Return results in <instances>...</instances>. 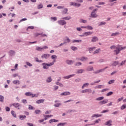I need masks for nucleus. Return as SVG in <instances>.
I'll return each instance as SVG.
<instances>
[{
	"label": "nucleus",
	"mask_w": 126,
	"mask_h": 126,
	"mask_svg": "<svg viewBox=\"0 0 126 126\" xmlns=\"http://www.w3.org/2000/svg\"><path fill=\"white\" fill-rule=\"evenodd\" d=\"M110 49H115L114 50V53L115 55H118V54H120V52L121 51H122V50H125L126 49V47L124 46L123 47L122 45H118L117 46H116L115 45H112L110 47Z\"/></svg>",
	"instance_id": "nucleus-1"
},
{
	"label": "nucleus",
	"mask_w": 126,
	"mask_h": 126,
	"mask_svg": "<svg viewBox=\"0 0 126 126\" xmlns=\"http://www.w3.org/2000/svg\"><path fill=\"white\" fill-rule=\"evenodd\" d=\"M56 63V60L53 61V62L48 64L47 63H43L42 65L43 66L44 69H48L49 66H52V65H54V64Z\"/></svg>",
	"instance_id": "nucleus-2"
},
{
	"label": "nucleus",
	"mask_w": 126,
	"mask_h": 126,
	"mask_svg": "<svg viewBox=\"0 0 126 126\" xmlns=\"http://www.w3.org/2000/svg\"><path fill=\"white\" fill-rule=\"evenodd\" d=\"M12 105V106H13V107H14V108L17 109V110H20L21 108V105L18 103H13Z\"/></svg>",
	"instance_id": "nucleus-3"
},
{
	"label": "nucleus",
	"mask_w": 126,
	"mask_h": 126,
	"mask_svg": "<svg viewBox=\"0 0 126 126\" xmlns=\"http://www.w3.org/2000/svg\"><path fill=\"white\" fill-rule=\"evenodd\" d=\"M25 95L26 96H32V98H34V97H38V94L36 95L35 94H32V93H31V92L26 93Z\"/></svg>",
	"instance_id": "nucleus-4"
},
{
	"label": "nucleus",
	"mask_w": 126,
	"mask_h": 126,
	"mask_svg": "<svg viewBox=\"0 0 126 126\" xmlns=\"http://www.w3.org/2000/svg\"><path fill=\"white\" fill-rule=\"evenodd\" d=\"M81 93H92V90L87 89L81 91Z\"/></svg>",
	"instance_id": "nucleus-5"
},
{
	"label": "nucleus",
	"mask_w": 126,
	"mask_h": 126,
	"mask_svg": "<svg viewBox=\"0 0 126 126\" xmlns=\"http://www.w3.org/2000/svg\"><path fill=\"white\" fill-rule=\"evenodd\" d=\"M69 4L70 6L73 5V6H78V7H79V6H80V5H81V4H80V3H77L73 2H70Z\"/></svg>",
	"instance_id": "nucleus-6"
},
{
	"label": "nucleus",
	"mask_w": 126,
	"mask_h": 126,
	"mask_svg": "<svg viewBox=\"0 0 126 126\" xmlns=\"http://www.w3.org/2000/svg\"><path fill=\"white\" fill-rule=\"evenodd\" d=\"M106 68H108V67H106L105 68L101 69L96 71H94V73H95V74H96L97 73H100V72H103V71H104L105 69H106Z\"/></svg>",
	"instance_id": "nucleus-7"
},
{
	"label": "nucleus",
	"mask_w": 126,
	"mask_h": 126,
	"mask_svg": "<svg viewBox=\"0 0 126 126\" xmlns=\"http://www.w3.org/2000/svg\"><path fill=\"white\" fill-rule=\"evenodd\" d=\"M58 23L60 24V25H64L66 24V22L64 20H59L58 21Z\"/></svg>",
	"instance_id": "nucleus-8"
},
{
	"label": "nucleus",
	"mask_w": 126,
	"mask_h": 126,
	"mask_svg": "<svg viewBox=\"0 0 126 126\" xmlns=\"http://www.w3.org/2000/svg\"><path fill=\"white\" fill-rule=\"evenodd\" d=\"M108 99H104L103 100L99 101V105H104L105 104H107V103H108Z\"/></svg>",
	"instance_id": "nucleus-9"
},
{
	"label": "nucleus",
	"mask_w": 126,
	"mask_h": 126,
	"mask_svg": "<svg viewBox=\"0 0 126 126\" xmlns=\"http://www.w3.org/2000/svg\"><path fill=\"white\" fill-rule=\"evenodd\" d=\"M91 17L94 18H96V17H97L98 15H97L96 13H95V11H93L91 14Z\"/></svg>",
	"instance_id": "nucleus-10"
},
{
	"label": "nucleus",
	"mask_w": 126,
	"mask_h": 126,
	"mask_svg": "<svg viewBox=\"0 0 126 126\" xmlns=\"http://www.w3.org/2000/svg\"><path fill=\"white\" fill-rule=\"evenodd\" d=\"M61 96H67V95H70V92H65L61 94Z\"/></svg>",
	"instance_id": "nucleus-11"
},
{
	"label": "nucleus",
	"mask_w": 126,
	"mask_h": 126,
	"mask_svg": "<svg viewBox=\"0 0 126 126\" xmlns=\"http://www.w3.org/2000/svg\"><path fill=\"white\" fill-rule=\"evenodd\" d=\"M49 57H50V54H43L41 56L42 59H48V58Z\"/></svg>",
	"instance_id": "nucleus-12"
},
{
	"label": "nucleus",
	"mask_w": 126,
	"mask_h": 126,
	"mask_svg": "<svg viewBox=\"0 0 126 126\" xmlns=\"http://www.w3.org/2000/svg\"><path fill=\"white\" fill-rule=\"evenodd\" d=\"M77 60H78L79 61H81V62H85V61H87L88 58L83 57L81 58L77 59Z\"/></svg>",
	"instance_id": "nucleus-13"
},
{
	"label": "nucleus",
	"mask_w": 126,
	"mask_h": 126,
	"mask_svg": "<svg viewBox=\"0 0 126 126\" xmlns=\"http://www.w3.org/2000/svg\"><path fill=\"white\" fill-rule=\"evenodd\" d=\"M98 37L97 36H94L92 37V39L91 40V42H93L94 43V42H96V41H98Z\"/></svg>",
	"instance_id": "nucleus-14"
},
{
	"label": "nucleus",
	"mask_w": 126,
	"mask_h": 126,
	"mask_svg": "<svg viewBox=\"0 0 126 126\" xmlns=\"http://www.w3.org/2000/svg\"><path fill=\"white\" fill-rule=\"evenodd\" d=\"M105 126H112V121L109 120L105 123Z\"/></svg>",
	"instance_id": "nucleus-15"
},
{
	"label": "nucleus",
	"mask_w": 126,
	"mask_h": 126,
	"mask_svg": "<svg viewBox=\"0 0 126 126\" xmlns=\"http://www.w3.org/2000/svg\"><path fill=\"white\" fill-rule=\"evenodd\" d=\"M102 114H94L93 115V116H92V118H99V117H102Z\"/></svg>",
	"instance_id": "nucleus-16"
},
{
	"label": "nucleus",
	"mask_w": 126,
	"mask_h": 126,
	"mask_svg": "<svg viewBox=\"0 0 126 126\" xmlns=\"http://www.w3.org/2000/svg\"><path fill=\"white\" fill-rule=\"evenodd\" d=\"M58 122H59V120L56 119H51L49 120L50 124H52V123H58Z\"/></svg>",
	"instance_id": "nucleus-17"
},
{
	"label": "nucleus",
	"mask_w": 126,
	"mask_h": 126,
	"mask_svg": "<svg viewBox=\"0 0 126 126\" xmlns=\"http://www.w3.org/2000/svg\"><path fill=\"white\" fill-rule=\"evenodd\" d=\"M74 75H75L74 74L69 75L68 76L63 77V78H64L65 79H68L70 78V77H72L73 76H74Z\"/></svg>",
	"instance_id": "nucleus-18"
},
{
	"label": "nucleus",
	"mask_w": 126,
	"mask_h": 126,
	"mask_svg": "<svg viewBox=\"0 0 126 126\" xmlns=\"http://www.w3.org/2000/svg\"><path fill=\"white\" fill-rule=\"evenodd\" d=\"M93 32H85L84 33V35H85V36H89L90 35H91L93 34Z\"/></svg>",
	"instance_id": "nucleus-19"
},
{
	"label": "nucleus",
	"mask_w": 126,
	"mask_h": 126,
	"mask_svg": "<svg viewBox=\"0 0 126 126\" xmlns=\"http://www.w3.org/2000/svg\"><path fill=\"white\" fill-rule=\"evenodd\" d=\"M45 102V99H39L36 101L37 104H41V103H44Z\"/></svg>",
	"instance_id": "nucleus-20"
},
{
	"label": "nucleus",
	"mask_w": 126,
	"mask_h": 126,
	"mask_svg": "<svg viewBox=\"0 0 126 126\" xmlns=\"http://www.w3.org/2000/svg\"><path fill=\"white\" fill-rule=\"evenodd\" d=\"M13 84H15V85H17V84L19 85V84H20V81L16 80H14L13 81Z\"/></svg>",
	"instance_id": "nucleus-21"
},
{
	"label": "nucleus",
	"mask_w": 126,
	"mask_h": 126,
	"mask_svg": "<svg viewBox=\"0 0 126 126\" xmlns=\"http://www.w3.org/2000/svg\"><path fill=\"white\" fill-rule=\"evenodd\" d=\"M66 63L67 64H72L74 62L71 61V60H67L66 61Z\"/></svg>",
	"instance_id": "nucleus-22"
},
{
	"label": "nucleus",
	"mask_w": 126,
	"mask_h": 126,
	"mask_svg": "<svg viewBox=\"0 0 126 126\" xmlns=\"http://www.w3.org/2000/svg\"><path fill=\"white\" fill-rule=\"evenodd\" d=\"M19 119L21 121H23L24 119H26V116H25V115H20L19 116Z\"/></svg>",
	"instance_id": "nucleus-23"
},
{
	"label": "nucleus",
	"mask_w": 126,
	"mask_h": 126,
	"mask_svg": "<svg viewBox=\"0 0 126 126\" xmlns=\"http://www.w3.org/2000/svg\"><path fill=\"white\" fill-rule=\"evenodd\" d=\"M88 71H92V70H94L93 66H90L87 68Z\"/></svg>",
	"instance_id": "nucleus-24"
},
{
	"label": "nucleus",
	"mask_w": 126,
	"mask_h": 126,
	"mask_svg": "<svg viewBox=\"0 0 126 126\" xmlns=\"http://www.w3.org/2000/svg\"><path fill=\"white\" fill-rule=\"evenodd\" d=\"M118 64H119V62L115 61L112 64V65H113V66H117V65H118Z\"/></svg>",
	"instance_id": "nucleus-25"
},
{
	"label": "nucleus",
	"mask_w": 126,
	"mask_h": 126,
	"mask_svg": "<svg viewBox=\"0 0 126 126\" xmlns=\"http://www.w3.org/2000/svg\"><path fill=\"white\" fill-rule=\"evenodd\" d=\"M104 100V96H101L96 98V101H102Z\"/></svg>",
	"instance_id": "nucleus-26"
},
{
	"label": "nucleus",
	"mask_w": 126,
	"mask_h": 126,
	"mask_svg": "<svg viewBox=\"0 0 126 126\" xmlns=\"http://www.w3.org/2000/svg\"><path fill=\"white\" fill-rule=\"evenodd\" d=\"M73 43H81L82 40H74L72 41Z\"/></svg>",
	"instance_id": "nucleus-27"
},
{
	"label": "nucleus",
	"mask_w": 126,
	"mask_h": 126,
	"mask_svg": "<svg viewBox=\"0 0 126 126\" xmlns=\"http://www.w3.org/2000/svg\"><path fill=\"white\" fill-rule=\"evenodd\" d=\"M102 86H103V85H102L96 86V87H95V89H102Z\"/></svg>",
	"instance_id": "nucleus-28"
},
{
	"label": "nucleus",
	"mask_w": 126,
	"mask_h": 126,
	"mask_svg": "<svg viewBox=\"0 0 126 126\" xmlns=\"http://www.w3.org/2000/svg\"><path fill=\"white\" fill-rule=\"evenodd\" d=\"M36 51H39L41 52V51H42V50H43V48H42V47L37 46L36 47Z\"/></svg>",
	"instance_id": "nucleus-29"
},
{
	"label": "nucleus",
	"mask_w": 126,
	"mask_h": 126,
	"mask_svg": "<svg viewBox=\"0 0 126 126\" xmlns=\"http://www.w3.org/2000/svg\"><path fill=\"white\" fill-rule=\"evenodd\" d=\"M71 17H65L63 18H62V19H63L64 20H69V19H71Z\"/></svg>",
	"instance_id": "nucleus-30"
},
{
	"label": "nucleus",
	"mask_w": 126,
	"mask_h": 126,
	"mask_svg": "<svg viewBox=\"0 0 126 126\" xmlns=\"http://www.w3.org/2000/svg\"><path fill=\"white\" fill-rule=\"evenodd\" d=\"M51 59L52 60H54V61H56V60L57 59V55H52L51 56Z\"/></svg>",
	"instance_id": "nucleus-31"
},
{
	"label": "nucleus",
	"mask_w": 126,
	"mask_h": 126,
	"mask_svg": "<svg viewBox=\"0 0 126 126\" xmlns=\"http://www.w3.org/2000/svg\"><path fill=\"white\" fill-rule=\"evenodd\" d=\"M52 78L51 77H48L46 81L47 82L50 83V82H52Z\"/></svg>",
	"instance_id": "nucleus-32"
},
{
	"label": "nucleus",
	"mask_w": 126,
	"mask_h": 126,
	"mask_svg": "<svg viewBox=\"0 0 126 126\" xmlns=\"http://www.w3.org/2000/svg\"><path fill=\"white\" fill-rule=\"evenodd\" d=\"M11 114H12V116H14V118H16V114H15L14 111H12Z\"/></svg>",
	"instance_id": "nucleus-33"
},
{
	"label": "nucleus",
	"mask_w": 126,
	"mask_h": 126,
	"mask_svg": "<svg viewBox=\"0 0 126 126\" xmlns=\"http://www.w3.org/2000/svg\"><path fill=\"white\" fill-rule=\"evenodd\" d=\"M100 51H101V49L100 48L96 49L94 51V54H99V53L100 52Z\"/></svg>",
	"instance_id": "nucleus-34"
},
{
	"label": "nucleus",
	"mask_w": 126,
	"mask_h": 126,
	"mask_svg": "<svg viewBox=\"0 0 126 126\" xmlns=\"http://www.w3.org/2000/svg\"><path fill=\"white\" fill-rule=\"evenodd\" d=\"M3 100H4V97L2 95H0V102H3Z\"/></svg>",
	"instance_id": "nucleus-35"
},
{
	"label": "nucleus",
	"mask_w": 126,
	"mask_h": 126,
	"mask_svg": "<svg viewBox=\"0 0 126 126\" xmlns=\"http://www.w3.org/2000/svg\"><path fill=\"white\" fill-rule=\"evenodd\" d=\"M87 29H88V30H93V28L91 26H87Z\"/></svg>",
	"instance_id": "nucleus-36"
},
{
	"label": "nucleus",
	"mask_w": 126,
	"mask_h": 126,
	"mask_svg": "<svg viewBox=\"0 0 126 126\" xmlns=\"http://www.w3.org/2000/svg\"><path fill=\"white\" fill-rule=\"evenodd\" d=\"M40 35H42V33H39L38 32L34 33V37H38V36H40Z\"/></svg>",
	"instance_id": "nucleus-37"
},
{
	"label": "nucleus",
	"mask_w": 126,
	"mask_h": 126,
	"mask_svg": "<svg viewBox=\"0 0 126 126\" xmlns=\"http://www.w3.org/2000/svg\"><path fill=\"white\" fill-rule=\"evenodd\" d=\"M120 33L119 32H117L113 33L112 34H111V36H117Z\"/></svg>",
	"instance_id": "nucleus-38"
},
{
	"label": "nucleus",
	"mask_w": 126,
	"mask_h": 126,
	"mask_svg": "<svg viewBox=\"0 0 126 126\" xmlns=\"http://www.w3.org/2000/svg\"><path fill=\"white\" fill-rule=\"evenodd\" d=\"M37 8H38V9H40V8H43V4H39L37 6Z\"/></svg>",
	"instance_id": "nucleus-39"
},
{
	"label": "nucleus",
	"mask_w": 126,
	"mask_h": 126,
	"mask_svg": "<svg viewBox=\"0 0 126 126\" xmlns=\"http://www.w3.org/2000/svg\"><path fill=\"white\" fill-rule=\"evenodd\" d=\"M126 108V104H124L121 107V110H125Z\"/></svg>",
	"instance_id": "nucleus-40"
},
{
	"label": "nucleus",
	"mask_w": 126,
	"mask_h": 126,
	"mask_svg": "<svg viewBox=\"0 0 126 126\" xmlns=\"http://www.w3.org/2000/svg\"><path fill=\"white\" fill-rule=\"evenodd\" d=\"M65 125H66V123H59L57 125L58 126H64Z\"/></svg>",
	"instance_id": "nucleus-41"
},
{
	"label": "nucleus",
	"mask_w": 126,
	"mask_h": 126,
	"mask_svg": "<svg viewBox=\"0 0 126 126\" xmlns=\"http://www.w3.org/2000/svg\"><path fill=\"white\" fill-rule=\"evenodd\" d=\"M57 85H59L61 87H63V85L60 82L56 83Z\"/></svg>",
	"instance_id": "nucleus-42"
},
{
	"label": "nucleus",
	"mask_w": 126,
	"mask_h": 126,
	"mask_svg": "<svg viewBox=\"0 0 126 126\" xmlns=\"http://www.w3.org/2000/svg\"><path fill=\"white\" fill-rule=\"evenodd\" d=\"M84 70H83V69H79V70H78L76 73H82V72H83V71Z\"/></svg>",
	"instance_id": "nucleus-43"
},
{
	"label": "nucleus",
	"mask_w": 126,
	"mask_h": 126,
	"mask_svg": "<svg viewBox=\"0 0 126 126\" xmlns=\"http://www.w3.org/2000/svg\"><path fill=\"white\" fill-rule=\"evenodd\" d=\"M113 92H110L106 94V96H111V95H113Z\"/></svg>",
	"instance_id": "nucleus-44"
},
{
	"label": "nucleus",
	"mask_w": 126,
	"mask_h": 126,
	"mask_svg": "<svg viewBox=\"0 0 126 126\" xmlns=\"http://www.w3.org/2000/svg\"><path fill=\"white\" fill-rule=\"evenodd\" d=\"M35 61L36 62H37V63H43V61L42 60H39V59H38L37 58H35Z\"/></svg>",
	"instance_id": "nucleus-45"
},
{
	"label": "nucleus",
	"mask_w": 126,
	"mask_h": 126,
	"mask_svg": "<svg viewBox=\"0 0 126 126\" xmlns=\"http://www.w3.org/2000/svg\"><path fill=\"white\" fill-rule=\"evenodd\" d=\"M81 64H82V63L80 62H78V63H76V64H75V65L76 66H79V65H81Z\"/></svg>",
	"instance_id": "nucleus-46"
},
{
	"label": "nucleus",
	"mask_w": 126,
	"mask_h": 126,
	"mask_svg": "<svg viewBox=\"0 0 126 126\" xmlns=\"http://www.w3.org/2000/svg\"><path fill=\"white\" fill-rule=\"evenodd\" d=\"M115 82V80H111L108 82V84H112V83H114Z\"/></svg>",
	"instance_id": "nucleus-47"
},
{
	"label": "nucleus",
	"mask_w": 126,
	"mask_h": 126,
	"mask_svg": "<svg viewBox=\"0 0 126 126\" xmlns=\"http://www.w3.org/2000/svg\"><path fill=\"white\" fill-rule=\"evenodd\" d=\"M35 113L36 114H37L38 115L39 114H41V110H36L35 111Z\"/></svg>",
	"instance_id": "nucleus-48"
},
{
	"label": "nucleus",
	"mask_w": 126,
	"mask_h": 126,
	"mask_svg": "<svg viewBox=\"0 0 126 126\" xmlns=\"http://www.w3.org/2000/svg\"><path fill=\"white\" fill-rule=\"evenodd\" d=\"M67 8H64L63 11V13H64V14H66V13H67Z\"/></svg>",
	"instance_id": "nucleus-49"
},
{
	"label": "nucleus",
	"mask_w": 126,
	"mask_h": 126,
	"mask_svg": "<svg viewBox=\"0 0 126 126\" xmlns=\"http://www.w3.org/2000/svg\"><path fill=\"white\" fill-rule=\"evenodd\" d=\"M86 85H87V86L89 85V83H87L84 84L82 86V89H84V87H85L86 86Z\"/></svg>",
	"instance_id": "nucleus-50"
},
{
	"label": "nucleus",
	"mask_w": 126,
	"mask_h": 126,
	"mask_svg": "<svg viewBox=\"0 0 126 126\" xmlns=\"http://www.w3.org/2000/svg\"><path fill=\"white\" fill-rule=\"evenodd\" d=\"M71 49L73 50V51H76V50H77V47H75L74 46H72L71 47Z\"/></svg>",
	"instance_id": "nucleus-51"
},
{
	"label": "nucleus",
	"mask_w": 126,
	"mask_h": 126,
	"mask_svg": "<svg viewBox=\"0 0 126 126\" xmlns=\"http://www.w3.org/2000/svg\"><path fill=\"white\" fill-rule=\"evenodd\" d=\"M34 107L32 105H29V110H33Z\"/></svg>",
	"instance_id": "nucleus-52"
},
{
	"label": "nucleus",
	"mask_w": 126,
	"mask_h": 126,
	"mask_svg": "<svg viewBox=\"0 0 126 126\" xmlns=\"http://www.w3.org/2000/svg\"><path fill=\"white\" fill-rule=\"evenodd\" d=\"M60 106H61V103H60L54 104V106L56 107H60Z\"/></svg>",
	"instance_id": "nucleus-53"
},
{
	"label": "nucleus",
	"mask_w": 126,
	"mask_h": 126,
	"mask_svg": "<svg viewBox=\"0 0 126 126\" xmlns=\"http://www.w3.org/2000/svg\"><path fill=\"white\" fill-rule=\"evenodd\" d=\"M126 61H122L121 62V63H120V65L122 66V65H124V64H125V63H126Z\"/></svg>",
	"instance_id": "nucleus-54"
},
{
	"label": "nucleus",
	"mask_w": 126,
	"mask_h": 126,
	"mask_svg": "<svg viewBox=\"0 0 126 126\" xmlns=\"http://www.w3.org/2000/svg\"><path fill=\"white\" fill-rule=\"evenodd\" d=\"M105 24H106V22H101L100 24H99V26H101L102 25H105Z\"/></svg>",
	"instance_id": "nucleus-55"
},
{
	"label": "nucleus",
	"mask_w": 126,
	"mask_h": 126,
	"mask_svg": "<svg viewBox=\"0 0 126 126\" xmlns=\"http://www.w3.org/2000/svg\"><path fill=\"white\" fill-rule=\"evenodd\" d=\"M95 48H96L95 47L90 48V49H89L90 53H91V52H92V51H93V50H95Z\"/></svg>",
	"instance_id": "nucleus-56"
},
{
	"label": "nucleus",
	"mask_w": 126,
	"mask_h": 126,
	"mask_svg": "<svg viewBox=\"0 0 126 126\" xmlns=\"http://www.w3.org/2000/svg\"><path fill=\"white\" fill-rule=\"evenodd\" d=\"M5 110H6V112H9L10 111V108H9V107H6Z\"/></svg>",
	"instance_id": "nucleus-57"
},
{
	"label": "nucleus",
	"mask_w": 126,
	"mask_h": 126,
	"mask_svg": "<svg viewBox=\"0 0 126 126\" xmlns=\"http://www.w3.org/2000/svg\"><path fill=\"white\" fill-rule=\"evenodd\" d=\"M81 22L82 23H86L87 22V21L85 20H81Z\"/></svg>",
	"instance_id": "nucleus-58"
},
{
	"label": "nucleus",
	"mask_w": 126,
	"mask_h": 126,
	"mask_svg": "<svg viewBox=\"0 0 126 126\" xmlns=\"http://www.w3.org/2000/svg\"><path fill=\"white\" fill-rule=\"evenodd\" d=\"M109 90L108 89H104L101 90V92H106V91H108Z\"/></svg>",
	"instance_id": "nucleus-59"
},
{
	"label": "nucleus",
	"mask_w": 126,
	"mask_h": 126,
	"mask_svg": "<svg viewBox=\"0 0 126 126\" xmlns=\"http://www.w3.org/2000/svg\"><path fill=\"white\" fill-rule=\"evenodd\" d=\"M26 64L28 65L29 66H32V64L30 63L29 62H27Z\"/></svg>",
	"instance_id": "nucleus-60"
},
{
	"label": "nucleus",
	"mask_w": 126,
	"mask_h": 126,
	"mask_svg": "<svg viewBox=\"0 0 126 126\" xmlns=\"http://www.w3.org/2000/svg\"><path fill=\"white\" fill-rule=\"evenodd\" d=\"M63 6H59L57 7V8L58 9H63Z\"/></svg>",
	"instance_id": "nucleus-61"
},
{
	"label": "nucleus",
	"mask_w": 126,
	"mask_h": 126,
	"mask_svg": "<svg viewBox=\"0 0 126 126\" xmlns=\"http://www.w3.org/2000/svg\"><path fill=\"white\" fill-rule=\"evenodd\" d=\"M22 102L24 103V104H27V100L26 99H23Z\"/></svg>",
	"instance_id": "nucleus-62"
},
{
	"label": "nucleus",
	"mask_w": 126,
	"mask_h": 126,
	"mask_svg": "<svg viewBox=\"0 0 126 126\" xmlns=\"http://www.w3.org/2000/svg\"><path fill=\"white\" fill-rule=\"evenodd\" d=\"M9 54H10V55H13L14 54V51H13L12 50H10L9 51Z\"/></svg>",
	"instance_id": "nucleus-63"
},
{
	"label": "nucleus",
	"mask_w": 126,
	"mask_h": 126,
	"mask_svg": "<svg viewBox=\"0 0 126 126\" xmlns=\"http://www.w3.org/2000/svg\"><path fill=\"white\" fill-rule=\"evenodd\" d=\"M34 28V27L33 26H30L28 27L27 30H28V29H33Z\"/></svg>",
	"instance_id": "nucleus-64"
}]
</instances>
